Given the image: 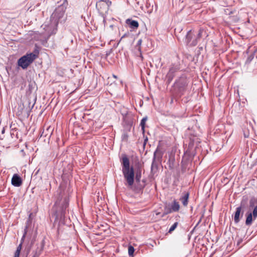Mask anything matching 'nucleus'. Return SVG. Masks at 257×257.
Listing matches in <instances>:
<instances>
[{
  "mask_svg": "<svg viewBox=\"0 0 257 257\" xmlns=\"http://www.w3.org/2000/svg\"><path fill=\"white\" fill-rule=\"evenodd\" d=\"M121 164L122 172L127 188L136 191L142 190L145 184H140L142 177L141 169L138 168L135 172L133 167H130L129 159L125 155L122 156Z\"/></svg>",
  "mask_w": 257,
  "mask_h": 257,
  "instance_id": "obj_1",
  "label": "nucleus"
},
{
  "mask_svg": "<svg viewBox=\"0 0 257 257\" xmlns=\"http://www.w3.org/2000/svg\"><path fill=\"white\" fill-rule=\"evenodd\" d=\"M37 55L33 53L27 54L21 57L18 61V65L23 69L28 67L37 58Z\"/></svg>",
  "mask_w": 257,
  "mask_h": 257,
  "instance_id": "obj_2",
  "label": "nucleus"
},
{
  "mask_svg": "<svg viewBox=\"0 0 257 257\" xmlns=\"http://www.w3.org/2000/svg\"><path fill=\"white\" fill-rule=\"evenodd\" d=\"M58 192L59 196L55 203V206H61L62 213L68 206L69 200L66 196L64 197V193L62 185H60Z\"/></svg>",
  "mask_w": 257,
  "mask_h": 257,
  "instance_id": "obj_3",
  "label": "nucleus"
},
{
  "mask_svg": "<svg viewBox=\"0 0 257 257\" xmlns=\"http://www.w3.org/2000/svg\"><path fill=\"white\" fill-rule=\"evenodd\" d=\"M111 2L109 0H99L96 4V7L99 11L107 10L111 5Z\"/></svg>",
  "mask_w": 257,
  "mask_h": 257,
  "instance_id": "obj_4",
  "label": "nucleus"
},
{
  "mask_svg": "<svg viewBox=\"0 0 257 257\" xmlns=\"http://www.w3.org/2000/svg\"><path fill=\"white\" fill-rule=\"evenodd\" d=\"M186 42L188 45L193 46L197 44V38H196L195 34L192 31H189L186 35Z\"/></svg>",
  "mask_w": 257,
  "mask_h": 257,
  "instance_id": "obj_5",
  "label": "nucleus"
},
{
  "mask_svg": "<svg viewBox=\"0 0 257 257\" xmlns=\"http://www.w3.org/2000/svg\"><path fill=\"white\" fill-rule=\"evenodd\" d=\"M179 69V66L177 65H172L170 68L169 71L166 75V78L169 83L173 79L174 73Z\"/></svg>",
  "mask_w": 257,
  "mask_h": 257,
  "instance_id": "obj_6",
  "label": "nucleus"
},
{
  "mask_svg": "<svg viewBox=\"0 0 257 257\" xmlns=\"http://www.w3.org/2000/svg\"><path fill=\"white\" fill-rule=\"evenodd\" d=\"M179 203L178 202L175 200L171 204L170 208H165L164 214H167L173 212H177L179 210Z\"/></svg>",
  "mask_w": 257,
  "mask_h": 257,
  "instance_id": "obj_7",
  "label": "nucleus"
},
{
  "mask_svg": "<svg viewBox=\"0 0 257 257\" xmlns=\"http://www.w3.org/2000/svg\"><path fill=\"white\" fill-rule=\"evenodd\" d=\"M65 11L63 7H60L56 9L52 14L51 17L53 19H56V21H58L63 17Z\"/></svg>",
  "mask_w": 257,
  "mask_h": 257,
  "instance_id": "obj_8",
  "label": "nucleus"
},
{
  "mask_svg": "<svg viewBox=\"0 0 257 257\" xmlns=\"http://www.w3.org/2000/svg\"><path fill=\"white\" fill-rule=\"evenodd\" d=\"M11 183L14 186L20 187L22 184V180L18 174H15L12 178Z\"/></svg>",
  "mask_w": 257,
  "mask_h": 257,
  "instance_id": "obj_9",
  "label": "nucleus"
},
{
  "mask_svg": "<svg viewBox=\"0 0 257 257\" xmlns=\"http://www.w3.org/2000/svg\"><path fill=\"white\" fill-rule=\"evenodd\" d=\"M126 24L129 27L133 30L137 29L139 27V23L138 21L133 20L131 19H127L125 21Z\"/></svg>",
  "mask_w": 257,
  "mask_h": 257,
  "instance_id": "obj_10",
  "label": "nucleus"
},
{
  "mask_svg": "<svg viewBox=\"0 0 257 257\" xmlns=\"http://www.w3.org/2000/svg\"><path fill=\"white\" fill-rule=\"evenodd\" d=\"M189 196V193L188 192H185L180 199V201L182 202V204L185 207L188 205Z\"/></svg>",
  "mask_w": 257,
  "mask_h": 257,
  "instance_id": "obj_11",
  "label": "nucleus"
},
{
  "mask_svg": "<svg viewBox=\"0 0 257 257\" xmlns=\"http://www.w3.org/2000/svg\"><path fill=\"white\" fill-rule=\"evenodd\" d=\"M241 207L240 206L236 208L234 216V220L236 223L239 221V216L241 213Z\"/></svg>",
  "mask_w": 257,
  "mask_h": 257,
  "instance_id": "obj_12",
  "label": "nucleus"
},
{
  "mask_svg": "<svg viewBox=\"0 0 257 257\" xmlns=\"http://www.w3.org/2000/svg\"><path fill=\"white\" fill-rule=\"evenodd\" d=\"M253 219V215L251 213H249L246 217L245 220V224L246 225L249 226L251 224L252 222V219Z\"/></svg>",
  "mask_w": 257,
  "mask_h": 257,
  "instance_id": "obj_13",
  "label": "nucleus"
},
{
  "mask_svg": "<svg viewBox=\"0 0 257 257\" xmlns=\"http://www.w3.org/2000/svg\"><path fill=\"white\" fill-rule=\"evenodd\" d=\"M22 247V242H21L17 247V249L14 253V257H19L20 254V252L21 251Z\"/></svg>",
  "mask_w": 257,
  "mask_h": 257,
  "instance_id": "obj_14",
  "label": "nucleus"
},
{
  "mask_svg": "<svg viewBox=\"0 0 257 257\" xmlns=\"http://www.w3.org/2000/svg\"><path fill=\"white\" fill-rule=\"evenodd\" d=\"M157 168H158V165H157V163L155 161V155L154 157L153 161L152 162V166H151L152 171H154L155 170H157Z\"/></svg>",
  "mask_w": 257,
  "mask_h": 257,
  "instance_id": "obj_15",
  "label": "nucleus"
},
{
  "mask_svg": "<svg viewBox=\"0 0 257 257\" xmlns=\"http://www.w3.org/2000/svg\"><path fill=\"white\" fill-rule=\"evenodd\" d=\"M178 225V223L177 222H175L170 228L168 232L171 233L172 231H173L177 227Z\"/></svg>",
  "mask_w": 257,
  "mask_h": 257,
  "instance_id": "obj_16",
  "label": "nucleus"
},
{
  "mask_svg": "<svg viewBox=\"0 0 257 257\" xmlns=\"http://www.w3.org/2000/svg\"><path fill=\"white\" fill-rule=\"evenodd\" d=\"M146 120H147V118H143L141 120L140 125L142 127V130H143V131H144L145 125Z\"/></svg>",
  "mask_w": 257,
  "mask_h": 257,
  "instance_id": "obj_17",
  "label": "nucleus"
},
{
  "mask_svg": "<svg viewBox=\"0 0 257 257\" xmlns=\"http://www.w3.org/2000/svg\"><path fill=\"white\" fill-rule=\"evenodd\" d=\"M253 217V219H255L257 217V206H255L252 211V213H251Z\"/></svg>",
  "mask_w": 257,
  "mask_h": 257,
  "instance_id": "obj_18",
  "label": "nucleus"
},
{
  "mask_svg": "<svg viewBox=\"0 0 257 257\" xmlns=\"http://www.w3.org/2000/svg\"><path fill=\"white\" fill-rule=\"evenodd\" d=\"M134 248L133 246H128V254L131 255H133L134 252Z\"/></svg>",
  "mask_w": 257,
  "mask_h": 257,
  "instance_id": "obj_19",
  "label": "nucleus"
},
{
  "mask_svg": "<svg viewBox=\"0 0 257 257\" xmlns=\"http://www.w3.org/2000/svg\"><path fill=\"white\" fill-rule=\"evenodd\" d=\"M202 31L201 30H199V31L195 34L196 38H197V41H198V40L199 39L202 35Z\"/></svg>",
  "mask_w": 257,
  "mask_h": 257,
  "instance_id": "obj_20",
  "label": "nucleus"
},
{
  "mask_svg": "<svg viewBox=\"0 0 257 257\" xmlns=\"http://www.w3.org/2000/svg\"><path fill=\"white\" fill-rule=\"evenodd\" d=\"M253 55H249V56L247 57V59H246V63H250V62L252 61V60L253 59Z\"/></svg>",
  "mask_w": 257,
  "mask_h": 257,
  "instance_id": "obj_21",
  "label": "nucleus"
},
{
  "mask_svg": "<svg viewBox=\"0 0 257 257\" xmlns=\"http://www.w3.org/2000/svg\"><path fill=\"white\" fill-rule=\"evenodd\" d=\"M142 43V39H140V40L138 41V42H137V46L140 47V46L141 45ZM138 49H139V51H140V50H141L140 47H139V48H138Z\"/></svg>",
  "mask_w": 257,
  "mask_h": 257,
  "instance_id": "obj_22",
  "label": "nucleus"
},
{
  "mask_svg": "<svg viewBox=\"0 0 257 257\" xmlns=\"http://www.w3.org/2000/svg\"><path fill=\"white\" fill-rule=\"evenodd\" d=\"M40 253L36 252L33 256V257H39Z\"/></svg>",
  "mask_w": 257,
  "mask_h": 257,
  "instance_id": "obj_23",
  "label": "nucleus"
},
{
  "mask_svg": "<svg viewBox=\"0 0 257 257\" xmlns=\"http://www.w3.org/2000/svg\"><path fill=\"white\" fill-rule=\"evenodd\" d=\"M128 35V34H124L122 37H121V39L124 38V37H127Z\"/></svg>",
  "mask_w": 257,
  "mask_h": 257,
  "instance_id": "obj_24",
  "label": "nucleus"
},
{
  "mask_svg": "<svg viewBox=\"0 0 257 257\" xmlns=\"http://www.w3.org/2000/svg\"><path fill=\"white\" fill-rule=\"evenodd\" d=\"M253 203L252 202V201H250L249 202V205H250V207H252L253 206Z\"/></svg>",
  "mask_w": 257,
  "mask_h": 257,
  "instance_id": "obj_25",
  "label": "nucleus"
},
{
  "mask_svg": "<svg viewBox=\"0 0 257 257\" xmlns=\"http://www.w3.org/2000/svg\"><path fill=\"white\" fill-rule=\"evenodd\" d=\"M5 128H4V127H3V128H2V134H4V133H5Z\"/></svg>",
  "mask_w": 257,
  "mask_h": 257,
  "instance_id": "obj_26",
  "label": "nucleus"
},
{
  "mask_svg": "<svg viewBox=\"0 0 257 257\" xmlns=\"http://www.w3.org/2000/svg\"><path fill=\"white\" fill-rule=\"evenodd\" d=\"M113 77H114V78H116V76H115V75H113Z\"/></svg>",
  "mask_w": 257,
  "mask_h": 257,
  "instance_id": "obj_27",
  "label": "nucleus"
},
{
  "mask_svg": "<svg viewBox=\"0 0 257 257\" xmlns=\"http://www.w3.org/2000/svg\"><path fill=\"white\" fill-rule=\"evenodd\" d=\"M242 215H243V212L241 213V216H242Z\"/></svg>",
  "mask_w": 257,
  "mask_h": 257,
  "instance_id": "obj_28",
  "label": "nucleus"
}]
</instances>
